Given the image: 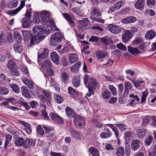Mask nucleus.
I'll list each match as a JSON object with an SVG mask.
<instances>
[{
  "mask_svg": "<svg viewBox=\"0 0 156 156\" xmlns=\"http://www.w3.org/2000/svg\"><path fill=\"white\" fill-rule=\"evenodd\" d=\"M6 141L5 144V147H6L9 144V143L10 141L12 139V136L8 134H6L5 135Z\"/></svg>",
  "mask_w": 156,
  "mask_h": 156,
  "instance_id": "nucleus-44",
  "label": "nucleus"
},
{
  "mask_svg": "<svg viewBox=\"0 0 156 156\" xmlns=\"http://www.w3.org/2000/svg\"><path fill=\"white\" fill-rule=\"evenodd\" d=\"M136 18L134 16H129L126 18L122 19L121 22L123 24L133 23L136 21Z\"/></svg>",
  "mask_w": 156,
  "mask_h": 156,
  "instance_id": "nucleus-8",
  "label": "nucleus"
},
{
  "mask_svg": "<svg viewBox=\"0 0 156 156\" xmlns=\"http://www.w3.org/2000/svg\"><path fill=\"white\" fill-rule=\"evenodd\" d=\"M80 66L81 62L78 61L75 65L71 66L70 69L72 72L74 73H76L78 71Z\"/></svg>",
  "mask_w": 156,
  "mask_h": 156,
  "instance_id": "nucleus-31",
  "label": "nucleus"
},
{
  "mask_svg": "<svg viewBox=\"0 0 156 156\" xmlns=\"http://www.w3.org/2000/svg\"><path fill=\"white\" fill-rule=\"evenodd\" d=\"M69 59L70 62L73 63L77 60L78 57L76 55L72 53L70 54Z\"/></svg>",
  "mask_w": 156,
  "mask_h": 156,
  "instance_id": "nucleus-35",
  "label": "nucleus"
},
{
  "mask_svg": "<svg viewBox=\"0 0 156 156\" xmlns=\"http://www.w3.org/2000/svg\"><path fill=\"white\" fill-rule=\"evenodd\" d=\"M37 130L38 133L42 136L44 135V130L40 126L38 125V126L37 128Z\"/></svg>",
  "mask_w": 156,
  "mask_h": 156,
  "instance_id": "nucleus-57",
  "label": "nucleus"
},
{
  "mask_svg": "<svg viewBox=\"0 0 156 156\" xmlns=\"http://www.w3.org/2000/svg\"><path fill=\"white\" fill-rule=\"evenodd\" d=\"M137 135L139 138L143 137L145 135L146 131L144 129H142L137 131Z\"/></svg>",
  "mask_w": 156,
  "mask_h": 156,
  "instance_id": "nucleus-42",
  "label": "nucleus"
},
{
  "mask_svg": "<svg viewBox=\"0 0 156 156\" xmlns=\"http://www.w3.org/2000/svg\"><path fill=\"white\" fill-rule=\"evenodd\" d=\"M62 15L64 17L70 24V26L71 27L73 26H73L74 25V22L68 13H62Z\"/></svg>",
  "mask_w": 156,
  "mask_h": 156,
  "instance_id": "nucleus-22",
  "label": "nucleus"
},
{
  "mask_svg": "<svg viewBox=\"0 0 156 156\" xmlns=\"http://www.w3.org/2000/svg\"><path fill=\"white\" fill-rule=\"evenodd\" d=\"M155 32L151 30L148 31L145 35V37L147 39H152L155 36Z\"/></svg>",
  "mask_w": 156,
  "mask_h": 156,
  "instance_id": "nucleus-28",
  "label": "nucleus"
},
{
  "mask_svg": "<svg viewBox=\"0 0 156 156\" xmlns=\"http://www.w3.org/2000/svg\"><path fill=\"white\" fill-rule=\"evenodd\" d=\"M10 74L12 75L19 76L20 75V73L16 69H13L10 70Z\"/></svg>",
  "mask_w": 156,
  "mask_h": 156,
  "instance_id": "nucleus-56",
  "label": "nucleus"
},
{
  "mask_svg": "<svg viewBox=\"0 0 156 156\" xmlns=\"http://www.w3.org/2000/svg\"><path fill=\"white\" fill-rule=\"evenodd\" d=\"M24 140L22 137H18L16 139L15 144L16 146H20L23 145Z\"/></svg>",
  "mask_w": 156,
  "mask_h": 156,
  "instance_id": "nucleus-41",
  "label": "nucleus"
},
{
  "mask_svg": "<svg viewBox=\"0 0 156 156\" xmlns=\"http://www.w3.org/2000/svg\"><path fill=\"white\" fill-rule=\"evenodd\" d=\"M142 96L141 99V102L145 101L146 98L148 95V93L147 91H144L142 92Z\"/></svg>",
  "mask_w": 156,
  "mask_h": 156,
  "instance_id": "nucleus-58",
  "label": "nucleus"
},
{
  "mask_svg": "<svg viewBox=\"0 0 156 156\" xmlns=\"http://www.w3.org/2000/svg\"><path fill=\"white\" fill-rule=\"evenodd\" d=\"M124 2L123 1H119L116 3L114 5L115 9L117 10L120 8L124 5Z\"/></svg>",
  "mask_w": 156,
  "mask_h": 156,
  "instance_id": "nucleus-50",
  "label": "nucleus"
},
{
  "mask_svg": "<svg viewBox=\"0 0 156 156\" xmlns=\"http://www.w3.org/2000/svg\"><path fill=\"white\" fill-rule=\"evenodd\" d=\"M62 35L59 32L54 34L51 37L50 44L52 46L56 45L58 43L60 42L62 40Z\"/></svg>",
  "mask_w": 156,
  "mask_h": 156,
  "instance_id": "nucleus-3",
  "label": "nucleus"
},
{
  "mask_svg": "<svg viewBox=\"0 0 156 156\" xmlns=\"http://www.w3.org/2000/svg\"><path fill=\"white\" fill-rule=\"evenodd\" d=\"M14 37L15 38L18 40H20L22 38V36L20 33L18 32H16L14 33Z\"/></svg>",
  "mask_w": 156,
  "mask_h": 156,
  "instance_id": "nucleus-63",
  "label": "nucleus"
},
{
  "mask_svg": "<svg viewBox=\"0 0 156 156\" xmlns=\"http://www.w3.org/2000/svg\"><path fill=\"white\" fill-rule=\"evenodd\" d=\"M149 45L148 43L143 42L139 46V48L141 50H144Z\"/></svg>",
  "mask_w": 156,
  "mask_h": 156,
  "instance_id": "nucleus-53",
  "label": "nucleus"
},
{
  "mask_svg": "<svg viewBox=\"0 0 156 156\" xmlns=\"http://www.w3.org/2000/svg\"><path fill=\"white\" fill-rule=\"evenodd\" d=\"M71 134L74 138L79 139L80 138V135L79 133L76 130H72Z\"/></svg>",
  "mask_w": 156,
  "mask_h": 156,
  "instance_id": "nucleus-49",
  "label": "nucleus"
},
{
  "mask_svg": "<svg viewBox=\"0 0 156 156\" xmlns=\"http://www.w3.org/2000/svg\"><path fill=\"white\" fill-rule=\"evenodd\" d=\"M96 55L99 59H102L107 55V52L104 51H98L96 53Z\"/></svg>",
  "mask_w": 156,
  "mask_h": 156,
  "instance_id": "nucleus-32",
  "label": "nucleus"
},
{
  "mask_svg": "<svg viewBox=\"0 0 156 156\" xmlns=\"http://www.w3.org/2000/svg\"><path fill=\"white\" fill-rule=\"evenodd\" d=\"M89 151L93 156H98L99 155L98 150L95 148L91 147L89 148Z\"/></svg>",
  "mask_w": 156,
  "mask_h": 156,
  "instance_id": "nucleus-37",
  "label": "nucleus"
},
{
  "mask_svg": "<svg viewBox=\"0 0 156 156\" xmlns=\"http://www.w3.org/2000/svg\"><path fill=\"white\" fill-rule=\"evenodd\" d=\"M54 97L55 100L57 103H61L63 101V98L60 95L56 94L54 95Z\"/></svg>",
  "mask_w": 156,
  "mask_h": 156,
  "instance_id": "nucleus-45",
  "label": "nucleus"
},
{
  "mask_svg": "<svg viewBox=\"0 0 156 156\" xmlns=\"http://www.w3.org/2000/svg\"><path fill=\"white\" fill-rule=\"evenodd\" d=\"M144 4L143 0H137L134 4V6L136 9L141 10L144 8Z\"/></svg>",
  "mask_w": 156,
  "mask_h": 156,
  "instance_id": "nucleus-21",
  "label": "nucleus"
},
{
  "mask_svg": "<svg viewBox=\"0 0 156 156\" xmlns=\"http://www.w3.org/2000/svg\"><path fill=\"white\" fill-rule=\"evenodd\" d=\"M72 84L75 87H78L80 84V79L78 76H74L73 79Z\"/></svg>",
  "mask_w": 156,
  "mask_h": 156,
  "instance_id": "nucleus-25",
  "label": "nucleus"
},
{
  "mask_svg": "<svg viewBox=\"0 0 156 156\" xmlns=\"http://www.w3.org/2000/svg\"><path fill=\"white\" fill-rule=\"evenodd\" d=\"M68 91L69 94L73 98L76 97L77 94V91L71 87H68Z\"/></svg>",
  "mask_w": 156,
  "mask_h": 156,
  "instance_id": "nucleus-33",
  "label": "nucleus"
},
{
  "mask_svg": "<svg viewBox=\"0 0 156 156\" xmlns=\"http://www.w3.org/2000/svg\"><path fill=\"white\" fill-rule=\"evenodd\" d=\"M140 142L137 139L132 141L131 144V148L133 151L137 150L139 148Z\"/></svg>",
  "mask_w": 156,
  "mask_h": 156,
  "instance_id": "nucleus-16",
  "label": "nucleus"
},
{
  "mask_svg": "<svg viewBox=\"0 0 156 156\" xmlns=\"http://www.w3.org/2000/svg\"><path fill=\"white\" fill-rule=\"evenodd\" d=\"M99 37L96 36H92L89 39L90 42H97L99 40Z\"/></svg>",
  "mask_w": 156,
  "mask_h": 156,
  "instance_id": "nucleus-60",
  "label": "nucleus"
},
{
  "mask_svg": "<svg viewBox=\"0 0 156 156\" xmlns=\"http://www.w3.org/2000/svg\"><path fill=\"white\" fill-rule=\"evenodd\" d=\"M6 55L9 58L11 57V55L8 52L2 53L0 55V61L1 62H4L6 59Z\"/></svg>",
  "mask_w": 156,
  "mask_h": 156,
  "instance_id": "nucleus-36",
  "label": "nucleus"
},
{
  "mask_svg": "<svg viewBox=\"0 0 156 156\" xmlns=\"http://www.w3.org/2000/svg\"><path fill=\"white\" fill-rule=\"evenodd\" d=\"M73 120L75 126L77 128L82 129L85 126V121L82 117L79 115H76Z\"/></svg>",
  "mask_w": 156,
  "mask_h": 156,
  "instance_id": "nucleus-4",
  "label": "nucleus"
},
{
  "mask_svg": "<svg viewBox=\"0 0 156 156\" xmlns=\"http://www.w3.org/2000/svg\"><path fill=\"white\" fill-rule=\"evenodd\" d=\"M16 66V65L14 61L12 59H10L7 65L8 68L10 70L14 69Z\"/></svg>",
  "mask_w": 156,
  "mask_h": 156,
  "instance_id": "nucleus-38",
  "label": "nucleus"
},
{
  "mask_svg": "<svg viewBox=\"0 0 156 156\" xmlns=\"http://www.w3.org/2000/svg\"><path fill=\"white\" fill-rule=\"evenodd\" d=\"M101 15V12L99 11L97 8L93 7L91 9L90 18L91 19H94L97 16H100Z\"/></svg>",
  "mask_w": 156,
  "mask_h": 156,
  "instance_id": "nucleus-9",
  "label": "nucleus"
},
{
  "mask_svg": "<svg viewBox=\"0 0 156 156\" xmlns=\"http://www.w3.org/2000/svg\"><path fill=\"white\" fill-rule=\"evenodd\" d=\"M18 4V2L15 0L12 1H10L8 5V7L9 8H13L16 7Z\"/></svg>",
  "mask_w": 156,
  "mask_h": 156,
  "instance_id": "nucleus-46",
  "label": "nucleus"
},
{
  "mask_svg": "<svg viewBox=\"0 0 156 156\" xmlns=\"http://www.w3.org/2000/svg\"><path fill=\"white\" fill-rule=\"evenodd\" d=\"M65 111L67 115L69 118H74L76 115H77L73 110L69 106L66 107Z\"/></svg>",
  "mask_w": 156,
  "mask_h": 156,
  "instance_id": "nucleus-10",
  "label": "nucleus"
},
{
  "mask_svg": "<svg viewBox=\"0 0 156 156\" xmlns=\"http://www.w3.org/2000/svg\"><path fill=\"white\" fill-rule=\"evenodd\" d=\"M143 41L142 39L140 38H136L133 41V44H138L142 42Z\"/></svg>",
  "mask_w": 156,
  "mask_h": 156,
  "instance_id": "nucleus-61",
  "label": "nucleus"
},
{
  "mask_svg": "<svg viewBox=\"0 0 156 156\" xmlns=\"http://www.w3.org/2000/svg\"><path fill=\"white\" fill-rule=\"evenodd\" d=\"M22 80L24 84L30 89H33L34 87V82L29 80L28 78L24 77L22 78Z\"/></svg>",
  "mask_w": 156,
  "mask_h": 156,
  "instance_id": "nucleus-11",
  "label": "nucleus"
},
{
  "mask_svg": "<svg viewBox=\"0 0 156 156\" xmlns=\"http://www.w3.org/2000/svg\"><path fill=\"white\" fill-rule=\"evenodd\" d=\"M100 41L105 46H108L112 43L111 38L110 37L105 36L100 38Z\"/></svg>",
  "mask_w": 156,
  "mask_h": 156,
  "instance_id": "nucleus-17",
  "label": "nucleus"
},
{
  "mask_svg": "<svg viewBox=\"0 0 156 156\" xmlns=\"http://www.w3.org/2000/svg\"><path fill=\"white\" fill-rule=\"evenodd\" d=\"M102 96L104 99H108L110 98L111 95L108 90H106L102 93Z\"/></svg>",
  "mask_w": 156,
  "mask_h": 156,
  "instance_id": "nucleus-43",
  "label": "nucleus"
},
{
  "mask_svg": "<svg viewBox=\"0 0 156 156\" xmlns=\"http://www.w3.org/2000/svg\"><path fill=\"white\" fill-rule=\"evenodd\" d=\"M49 116L54 121H58L60 123H62L63 121L62 118L56 113L50 112Z\"/></svg>",
  "mask_w": 156,
  "mask_h": 156,
  "instance_id": "nucleus-15",
  "label": "nucleus"
},
{
  "mask_svg": "<svg viewBox=\"0 0 156 156\" xmlns=\"http://www.w3.org/2000/svg\"><path fill=\"white\" fill-rule=\"evenodd\" d=\"M130 33L129 31L127 30L125 32L124 34L122 35V41L124 42H127L130 39Z\"/></svg>",
  "mask_w": 156,
  "mask_h": 156,
  "instance_id": "nucleus-26",
  "label": "nucleus"
},
{
  "mask_svg": "<svg viewBox=\"0 0 156 156\" xmlns=\"http://www.w3.org/2000/svg\"><path fill=\"white\" fill-rule=\"evenodd\" d=\"M128 51L131 54L135 55L136 54H139L141 53L137 48H133L132 47L129 46L128 47Z\"/></svg>",
  "mask_w": 156,
  "mask_h": 156,
  "instance_id": "nucleus-24",
  "label": "nucleus"
},
{
  "mask_svg": "<svg viewBox=\"0 0 156 156\" xmlns=\"http://www.w3.org/2000/svg\"><path fill=\"white\" fill-rule=\"evenodd\" d=\"M14 50L16 52L21 53L23 50V46L20 43L16 44L13 47Z\"/></svg>",
  "mask_w": 156,
  "mask_h": 156,
  "instance_id": "nucleus-29",
  "label": "nucleus"
},
{
  "mask_svg": "<svg viewBox=\"0 0 156 156\" xmlns=\"http://www.w3.org/2000/svg\"><path fill=\"white\" fill-rule=\"evenodd\" d=\"M33 32L35 34V36H37L39 37H40L43 34L41 26L40 27L37 25L34 27L33 29Z\"/></svg>",
  "mask_w": 156,
  "mask_h": 156,
  "instance_id": "nucleus-13",
  "label": "nucleus"
},
{
  "mask_svg": "<svg viewBox=\"0 0 156 156\" xmlns=\"http://www.w3.org/2000/svg\"><path fill=\"white\" fill-rule=\"evenodd\" d=\"M22 26L23 27H28L31 23V21L26 18H23L22 20Z\"/></svg>",
  "mask_w": 156,
  "mask_h": 156,
  "instance_id": "nucleus-27",
  "label": "nucleus"
},
{
  "mask_svg": "<svg viewBox=\"0 0 156 156\" xmlns=\"http://www.w3.org/2000/svg\"><path fill=\"white\" fill-rule=\"evenodd\" d=\"M34 142L33 139L27 138L24 141L23 146L25 148H29L32 146Z\"/></svg>",
  "mask_w": 156,
  "mask_h": 156,
  "instance_id": "nucleus-18",
  "label": "nucleus"
},
{
  "mask_svg": "<svg viewBox=\"0 0 156 156\" xmlns=\"http://www.w3.org/2000/svg\"><path fill=\"white\" fill-rule=\"evenodd\" d=\"M150 120V118L149 116H146L143 119L142 125L143 126H145L149 123Z\"/></svg>",
  "mask_w": 156,
  "mask_h": 156,
  "instance_id": "nucleus-47",
  "label": "nucleus"
},
{
  "mask_svg": "<svg viewBox=\"0 0 156 156\" xmlns=\"http://www.w3.org/2000/svg\"><path fill=\"white\" fill-rule=\"evenodd\" d=\"M30 106L32 108H35L38 105V103L34 101H33L30 103Z\"/></svg>",
  "mask_w": 156,
  "mask_h": 156,
  "instance_id": "nucleus-64",
  "label": "nucleus"
},
{
  "mask_svg": "<svg viewBox=\"0 0 156 156\" xmlns=\"http://www.w3.org/2000/svg\"><path fill=\"white\" fill-rule=\"evenodd\" d=\"M41 17V23H42L41 26L43 34H49L52 33L54 31L59 30L58 28L54 24L52 27L47 25L49 20L50 14L49 11H43L40 13Z\"/></svg>",
  "mask_w": 156,
  "mask_h": 156,
  "instance_id": "nucleus-1",
  "label": "nucleus"
},
{
  "mask_svg": "<svg viewBox=\"0 0 156 156\" xmlns=\"http://www.w3.org/2000/svg\"><path fill=\"white\" fill-rule=\"evenodd\" d=\"M98 84L97 81L95 78H90L87 87L88 93H87L86 95L89 97L91 94H93L94 93V90L95 89Z\"/></svg>",
  "mask_w": 156,
  "mask_h": 156,
  "instance_id": "nucleus-2",
  "label": "nucleus"
},
{
  "mask_svg": "<svg viewBox=\"0 0 156 156\" xmlns=\"http://www.w3.org/2000/svg\"><path fill=\"white\" fill-rule=\"evenodd\" d=\"M9 85L13 91L16 93L18 94L20 92L19 88L16 84L12 83L9 84Z\"/></svg>",
  "mask_w": 156,
  "mask_h": 156,
  "instance_id": "nucleus-40",
  "label": "nucleus"
},
{
  "mask_svg": "<svg viewBox=\"0 0 156 156\" xmlns=\"http://www.w3.org/2000/svg\"><path fill=\"white\" fill-rule=\"evenodd\" d=\"M78 22L79 23L78 27L80 28H82V30H85L86 29L89 23V21L86 18H84L83 20H79Z\"/></svg>",
  "mask_w": 156,
  "mask_h": 156,
  "instance_id": "nucleus-14",
  "label": "nucleus"
},
{
  "mask_svg": "<svg viewBox=\"0 0 156 156\" xmlns=\"http://www.w3.org/2000/svg\"><path fill=\"white\" fill-rule=\"evenodd\" d=\"M41 112L42 115L44 117V119L46 120H49L50 119V118L44 109L41 110Z\"/></svg>",
  "mask_w": 156,
  "mask_h": 156,
  "instance_id": "nucleus-54",
  "label": "nucleus"
},
{
  "mask_svg": "<svg viewBox=\"0 0 156 156\" xmlns=\"http://www.w3.org/2000/svg\"><path fill=\"white\" fill-rule=\"evenodd\" d=\"M8 89L5 87H1L0 89V94H1L6 95L9 93Z\"/></svg>",
  "mask_w": 156,
  "mask_h": 156,
  "instance_id": "nucleus-52",
  "label": "nucleus"
},
{
  "mask_svg": "<svg viewBox=\"0 0 156 156\" xmlns=\"http://www.w3.org/2000/svg\"><path fill=\"white\" fill-rule=\"evenodd\" d=\"M108 124L105 125L104 126V130L105 132L101 133L100 134V136L102 138L106 139L112 136V134L111 131L108 128Z\"/></svg>",
  "mask_w": 156,
  "mask_h": 156,
  "instance_id": "nucleus-6",
  "label": "nucleus"
},
{
  "mask_svg": "<svg viewBox=\"0 0 156 156\" xmlns=\"http://www.w3.org/2000/svg\"><path fill=\"white\" fill-rule=\"evenodd\" d=\"M60 77L62 82L64 83H66L69 80V76L65 72L62 73Z\"/></svg>",
  "mask_w": 156,
  "mask_h": 156,
  "instance_id": "nucleus-30",
  "label": "nucleus"
},
{
  "mask_svg": "<svg viewBox=\"0 0 156 156\" xmlns=\"http://www.w3.org/2000/svg\"><path fill=\"white\" fill-rule=\"evenodd\" d=\"M106 29L113 34H119L121 33L122 29L118 25L112 23L108 25Z\"/></svg>",
  "mask_w": 156,
  "mask_h": 156,
  "instance_id": "nucleus-5",
  "label": "nucleus"
},
{
  "mask_svg": "<svg viewBox=\"0 0 156 156\" xmlns=\"http://www.w3.org/2000/svg\"><path fill=\"white\" fill-rule=\"evenodd\" d=\"M40 13L39 14L38 13V17H34L33 19V22L35 24L38 23L39 22L41 23V17L40 16V13Z\"/></svg>",
  "mask_w": 156,
  "mask_h": 156,
  "instance_id": "nucleus-55",
  "label": "nucleus"
},
{
  "mask_svg": "<svg viewBox=\"0 0 156 156\" xmlns=\"http://www.w3.org/2000/svg\"><path fill=\"white\" fill-rule=\"evenodd\" d=\"M117 46L118 48L121 50L125 51L126 49V47L121 43L117 44Z\"/></svg>",
  "mask_w": 156,
  "mask_h": 156,
  "instance_id": "nucleus-62",
  "label": "nucleus"
},
{
  "mask_svg": "<svg viewBox=\"0 0 156 156\" xmlns=\"http://www.w3.org/2000/svg\"><path fill=\"white\" fill-rule=\"evenodd\" d=\"M51 62L48 59H47L45 61H44L41 66V67L43 69L46 70L51 68Z\"/></svg>",
  "mask_w": 156,
  "mask_h": 156,
  "instance_id": "nucleus-20",
  "label": "nucleus"
},
{
  "mask_svg": "<svg viewBox=\"0 0 156 156\" xmlns=\"http://www.w3.org/2000/svg\"><path fill=\"white\" fill-rule=\"evenodd\" d=\"M108 126L109 128H111L114 132L116 137L118 138L119 136V131L117 127L111 124H108Z\"/></svg>",
  "mask_w": 156,
  "mask_h": 156,
  "instance_id": "nucleus-34",
  "label": "nucleus"
},
{
  "mask_svg": "<svg viewBox=\"0 0 156 156\" xmlns=\"http://www.w3.org/2000/svg\"><path fill=\"white\" fill-rule=\"evenodd\" d=\"M153 139V138L152 136H149L145 140V144L147 146H149L152 141Z\"/></svg>",
  "mask_w": 156,
  "mask_h": 156,
  "instance_id": "nucleus-48",
  "label": "nucleus"
},
{
  "mask_svg": "<svg viewBox=\"0 0 156 156\" xmlns=\"http://www.w3.org/2000/svg\"><path fill=\"white\" fill-rule=\"evenodd\" d=\"M21 69L22 71L26 75H27V76L29 77L28 70L26 66H23L21 67Z\"/></svg>",
  "mask_w": 156,
  "mask_h": 156,
  "instance_id": "nucleus-59",
  "label": "nucleus"
},
{
  "mask_svg": "<svg viewBox=\"0 0 156 156\" xmlns=\"http://www.w3.org/2000/svg\"><path fill=\"white\" fill-rule=\"evenodd\" d=\"M115 152V154L117 156H124V148L122 147L118 148Z\"/></svg>",
  "mask_w": 156,
  "mask_h": 156,
  "instance_id": "nucleus-39",
  "label": "nucleus"
},
{
  "mask_svg": "<svg viewBox=\"0 0 156 156\" xmlns=\"http://www.w3.org/2000/svg\"><path fill=\"white\" fill-rule=\"evenodd\" d=\"M116 125L121 131H125L127 128V126L122 124H117Z\"/></svg>",
  "mask_w": 156,
  "mask_h": 156,
  "instance_id": "nucleus-51",
  "label": "nucleus"
},
{
  "mask_svg": "<svg viewBox=\"0 0 156 156\" xmlns=\"http://www.w3.org/2000/svg\"><path fill=\"white\" fill-rule=\"evenodd\" d=\"M51 58L53 62L55 64L59 63V57L58 54L55 52H53L51 54Z\"/></svg>",
  "mask_w": 156,
  "mask_h": 156,
  "instance_id": "nucleus-19",
  "label": "nucleus"
},
{
  "mask_svg": "<svg viewBox=\"0 0 156 156\" xmlns=\"http://www.w3.org/2000/svg\"><path fill=\"white\" fill-rule=\"evenodd\" d=\"M22 94L25 97L30 98L31 97V95L29 94V91L25 86H23L21 88Z\"/></svg>",
  "mask_w": 156,
  "mask_h": 156,
  "instance_id": "nucleus-23",
  "label": "nucleus"
},
{
  "mask_svg": "<svg viewBox=\"0 0 156 156\" xmlns=\"http://www.w3.org/2000/svg\"><path fill=\"white\" fill-rule=\"evenodd\" d=\"M125 84V90L123 94L124 97H126L127 96L129 92V90H131L132 86L131 84L128 81H126L124 83Z\"/></svg>",
  "mask_w": 156,
  "mask_h": 156,
  "instance_id": "nucleus-12",
  "label": "nucleus"
},
{
  "mask_svg": "<svg viewBox=\"0 0 156 156\" xmlns=\"http://www.w3.org/2000/svg\"><path fill=\"white\" fill-rule=\"evenodd\" d=\"M25 4V1L22 0L21 2L20 5L19 7L14 10H9L7 12L8 14L11 16L16 15L23 7Z\"/></svg>",
  "mask_w": 156,
  "mask_h": 156,
  "instance_id": "nucleus-7",
  "label": "nucleus"
}]
</instances>
